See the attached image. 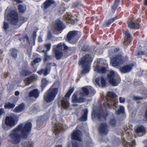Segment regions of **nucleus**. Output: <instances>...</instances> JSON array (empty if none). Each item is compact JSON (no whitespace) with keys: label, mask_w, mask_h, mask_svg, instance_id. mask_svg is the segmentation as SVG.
Segmentation results:
<instances>
[{"label":"nucleus","mask_w":147,"mask_h":147,"mask_svg":"<svg viewBox=\"0 0 147 147\" xmlns=\"http://www.w3.org/2000/svg\"><path fill=\"white\" fill-rule=\"evenodd\" d=\"M10 51L11 56L14 58H16L17 56V50L16 49H13L10 50Z\"/></svg>","instance_id":"58836bf2"},{"label":"nucleus","mask_w":147,"mask_h":147,"mask_svg":"<svg viewBox=\"0 0 147 147\" xmlns=\"http://www.w3.org/2000/svg\"><path fill=\"white\" fill-rule=\"evenodd\" d=\"M87 147H92L93 144L92 143V141L91 139H90V142H88L87 144Z\"/></svg>","instance_id":"603ef678"},{"label":"nucleus","mask_w":147,"mask_h":147,"mask_svg":"<svg viewBox=\"0 0 147 147\" xmlns=\"http://www.w3.org/2000/svg\"><path fill=\"white\" fill-rule=\"evenodd\" d=\"M72 147H79L78 143L76 141L72 142Z\"/></svg>","instance_id":"864d4df0"},{"label":"nucleus","mask_w":147,"mask_h":147,"mask_svg":"<svg viewBox=\"0 0 147 147\" xmlns=\"http://www.w3.org/2000/svg\"><path fill=\"white\" fill-rule=\"evenodd\" d=\"M107 95L109 98L106 102L103 103L104 107L106 108L114 106L116 108L117 107L118 101L117 99L115 98L117 96L116 94L113 92H110L107 93Z\"/></svg>","instance_id":"423d86ee"},{"label":"nucleus","mask_w":147,"mask_h":147,"mask_svg":"<svg viewBox=\"0 0 147 147\" xmlns=\"http://www.w3.org/2000/svg\"><path fill=\"white\" fill-rule=\"evenodd\" d=\"M59 116V115H54V117L52 118V123L53 125L54 134L56 136L59 135L61 131L64 129L63 125L59 123L57 121L58 119H57V117Z\"/></svg>","instance_id":"6e6552de"},{"label":"nucleus","mask_w":147,"mask_h":147,"mask_svg":"<svg viewBox=\"0 0 147 147\" xmlns=\"http://www.w3.org/2000/svg\"><path fill=\"white\" fill-rule=\"evenodd\" d=\"M92 61V58L89 54L85 55L79 61V65L84 68L82 74H86L89 71L90 64Z\"/></svg>","instance_id":"7ed1b4c3"},{"label":"nucleus","mask_w":147,"mask_h":147,"mask_svg":"<svg viewBox=\"0 0 147 147\" xmlns=\"http://www.w3.org/2000/svg\"><path fill=\"white\" fill-rule=\"evenodd\" d=\"M14 119L11 116L6 117L4 123L2 124V128L5 130H8L14 127L16 124Z\"/></svg>","instance_id":"9d476101"},{"label":"nucleus","mask_w":147,"mask_h":147,"mask_svg":"<svg viewBox=\"0 0 147 147\" xmlns=\"http://www.w3.org/2000/svg\"><path fill=\"white\" fill-rule=\"evenodd\" d=\"M83 111V114L82 117L79 119V120L82 121H86L87 120L88 110L87 109H84Z\"/></svg>","instance_id":"7c9ffc66"},{"label":"nucleus","mask_w":147,"mask_h":147,"mask_svg":"<svg viewBox=\"0 0 147 147\" xmlns=\"http://www.w3.org/2000/svg\"><path fill=\"white\" fill-rule=\"evenodd\" d=\"M92 117H94L98 120L99 121L105 120L106 117L108 115L106 112H103L102 109H100V111L96 112H95L94 111L92 114Z\"/></svg>","instance_id":"ddd939ff"},{"label":"nucleus","mask_w":147,"mask_h":147,"mask_svg":"<svg viewBox=\"0 0 147 147\" xmlns=\"http://www.w3.org/2000/svg\"><path fill=\"white\" fill-rule=\"evenodd\" d=\"M144 4L146 6H147V0H144Z\"/></svg>","instance_id":"774afa93"},{"label":"nucleus","mask_w":147,"mask_h":147,"mask_svg":"<svg viewBox=\"0 0 147 147\" xmlns=\"http://www.w3.org/2000/svg\"><path fill=\"white\" fill-rule=\"evenodd\" d=\"M123 58L121 54H119L113 58H111V63L113 67L119 66L123 63Z\"/></svg>","instance_id":"f8f14e48"},{"label":"nucleus","mask_w":147,"mask_h":147,"mask_svg":"<svg viewBox=\"0 0 147 147\" xmlns=\"http://www.w3.org/2000/svg\"><path fill=\"white\" fill-rule=\"evenodd\" d=\"M55 86V84H54L44 95V100L48 102L53 101L58 93V89Z\"/></svg>","instance_id":"20e7f679"},{"label":"nucleus","mask_w":147,"mask_h":147,"mask_svg":"<svg viewBox=\"0 0 147 147\" xmlns=\"http://www.w3.org/2000/svg\"><path fill=\"white\" fill-rule=\"evenodd\" d=\"M65 28V26L60 20H57L54 26L55 29L59 32V34L61 33Z\"/></svg>","instance_id":"2eb2a0df"},{"label":"nucleus","mask_w":147,"mask_h":147,"mask_svg":"<svg viewBox=\"0 0 147 147\" xmlns=\"http://www.w3.org/2000/svg\"><path fill=\"white\" fill-rule=\"evenodd\" d=\"M39 106L36 104L32 106L30 109V111L31 112L30 113H31L32 112H35L36 113L37 111H39Z\"/></svg>","instance_id":"2f4dec72"},{"label":"nucleus","mask_w":147,"mask_h":147,"mask_svg":"<svg viewBox=\"0 0 147 147\" xmlns=\"http://www.w3.org/2000/svg\"><path fill=\"white\" fill-rule=\"evenodd\" d=\"M9 21L12 24L16 25L18 21V13L14 10H11L7 15Z\"/></svg>","instance_id":"9b49d317"},{"label":"nucleus","mask_w":147,"mask_h":147,"mask_svg":"<svg viewBox=\"0 0 147 147\" xmlns=\"http://www.w3.org/2000/svg\"><path fill=\"white\" fill-rule=\"evenodd\" d=\"M48 83V82L45 79H43L42 81V84L41 85L42 89L44 88L46 85Z\"/></svg>","instance_id":"a19ab883"},{"label":"nucleus","mask_w":147,"mask_h":147,"mask_svg":"<svg viewBox=\"0 0 147 147\" xmlns=\"http://www.w3.org/2000/svg\"><path fill=\"white\" fill-rule=\"evenodd\" d=\"M146 53L144 52L143 51H139L138 53V55H146Z\"/></svg>","instance_id":"4d7b16f0"},{"label":"nucleus","mask_w":147,"mask_h":147,"mask_svg":"<svg viewBox=\"0 0 147 147\" xmlns=\"http://www.w3.org/2000/svg\"><path fill=\"white\" fill-rule=\"evenodd\" d=\"M54 3V1L53 0H47L43 4V7L44 9H47Z\"/></svg>","instance_id":"393cba45"},{"label":"nucleus","mask_w":147,"mask_h":147,"mask_svg":"<svg viewBox=\"0 0 147 147\" xmlns=\"http://www.w3.org/2000/svg\"><path fill=\"white\" fill-rule=\"evenodd\" d=\"M42 41V38L40 36L38 37V41L39 42H41Z\"/></svg>","instance_id":"e2e57ef3"},{"label":"nucleus","mask_w":147,"mask_h":147,"mask_svg":"<svg viewBox=\"0 0 147 147\" xmlns=\"http://www.w3.org/2000/svg\"><path fill=\"white\" fill-rule=\"evenodd\" d=\"M40 92L37 89H34L30 91L29 93V96L30 97H33L37 98L39 96Z\"/></svg>","instance_id":"b1692460"},{"label":"nucleus","mask_w":147,"mask_h":147,"mask_svg":"<svg viewBox=\"0 0 147 147\" xmlns=\"http://www.w3.org/2000/svg\"><path fill=\"white\" fill-rule=\"evenodd\" d=\"M44 117L43 116L38 118L37 121L36 128L37 129H40L44 125Z\"/></svg>","instance_id":"4be33fe9"},{"label":"nucleus","mask_w":147,"mask_h":147,"mask_svg":"<svg viewBox=\"0 0 147 147\" xmlns=\"http://www.w3.org/2000/svg\"><path fill=\"white\" fill-rule=\"evenodd\" d=\"M119 50V48H116L114 50L110 49L109 51V55L111 56L113 54H115V53L118 51Z\"/></svg>","instance_id":"ea45409f"},{"label":"nucleus","mask_w":147,"mask_h":147,"mask_svg":"<svg viewBox=\"0 0 147 147\" xmlns=\"http://www.w3.org/2000/svg\"><path fill=\"white\" fill-rule=\"evenodd\" d=\"M119 101L120 103H123L125 102V98L121 97H120L119 98Z\"/></svg>","instance_id":"6e6d98bb"},{"label":"nucleus","mask_w":147,"mask_h":147,"mask_svg":"<svg viewBox=\"0 0 147 147\" xmlns=\"http://www.w3.org/2000/svg\"><path fill=\"white\" fill-rule=\"evenodd\" d=\"M67 22L69 23H74L75 22V21L69 18H67Z\"/></svg>","instance_id":"09e8293b"},{"label":"nucleus","mask_w":147,"mask_h":147,"mask_svg":"<svg viewBox=\"0 0 147 147\" xmlns=\"http://www.w3.org/2000/svg\"><path fill=\"white\" fill-rule=\"evenodd\" d=\"M20 94V92L19 91H16L15 92V94L16 96H18Z\"/></svg>","instance_id":"69168bd1"},{"label":"nucleus","mask_w":147,"mask_h":147,"mask_svg":"<svg viewBox=\"0 0 147 147\" xmlns=\"http://www.w3.org/2000/svg\"><path fill=\"white\" fill-rule=\"evenodd\" d=\"M125 37L123 45L124 48L126 49L132 41V40L131 36L128 30L125 32Z\"/></svg>","instance_id":"4468645a"},{"label":"nucleus","mask_w":147,"mask_h":147,"mask_svg":"<svg viewBox=\"0 0 147 147\" xmlns=\"http://www.w3.org/2000/svg\"><path fill=\"white\" fill-rule=\"evenodd\" d=\"M134 66L133 64L124 66L120 68V71L123 73H128L131 70L132 67Z\"/></svg>","instance_id":"aec40b11"},{"label":"nucleus","mask_w":147,"mask_h":147,"mask_svg":"<svg viewBox=\"0 0 147 147\" xmlns=\"http://www.w3.org/2000/svg\"><path fill=\"white\" fill-rule=\"evenodd\" d=\"M98 131L102 136L107 135L108 130L107 124L105 123H101L98 129Z\"/></svg>","instance_id":"dca6fc26"},{"label":"nucleus","mask_w":147,"mask_h":147,"mask_svg":"<svg viewBox=\"0 0 147 147\" xmlns=\"http://www.w3.org/2000/svg\"><path fill=\"white\" fill-rule=\"evenodd\" d=\"M24 104L22 103L16 107L15 108L13 111L14 112L19 113L24 111Z\"/></svg>","instance_id":"a878e982"},{"label":"nucleus","mask_w":147,"mask_h":147,"mask_svg":"<svg viewBox=\"0 0 147 147\" xmlns=\"http://www.w3.org/2000/svg\"><path fill=\"white\" fill-rule=\"evenodd\" d=\"M18 9L20 13L24 12L26 10V7L25 5L20 4L18 6Z\"/></svg>","instance_id":"f704fd0d"},{"label":"nucleus","mask_w":147,"mask_h":147,"mask_svg":"<svg viewBox=\"0 0 147 147\" xmlns=\"http://www.w3.org/2000/svg\"><path fill=\"white\" fill-rule=\"evenodd\" d=\"M51 47V44L50 43L45 45V49H47V50H43L42 52L45 53L44 55V61H46L49 60L50 58V56L49 55L47 54V52L49 51Z\"/></svg>","instance_id":"a211bd4d"},{"label":"nucleus","mask_w":147,"mask_h":147,"mask_svg":"<svg viewBox=\"0 0 147 147\" xmlns=\"http://www.w3.org/2000/svg\"><path fill=\"white\" fill-rule=\"evenodd\" d=\"M74 90V88H70L68 92L65 95V96L66 97H69L70 95L73 92Z\"/></svg>","instance_id":"37998d69"},{"label":"nucleus","mask_w":147,"mask_h":147,"mask_svg":"<svg viewBox=\"0 0 147 147\" xmlns=\"http://www.w3.org/2000/svg\"><path fill=\"white\" fill-rule=\"evenodd\" d=\"M146 93V96H145V97H141L138 96H134L133 98L134 99L136 100H142L143 98H147V93Z\"/></svg>","instance_id":"de8ad7c7"},{"label":"nucleus","mask_w":147,"mask_h":147,"mask_svg":"<svg viewBox=\"0 0 147 147\" xmlns=\"http://www.w3.org/2000/svg\"><path fill=\"white\" fill-rule=\"evenodd\" d=\"M31 72L28 70L26 68H23L22 71L20 72L21 74L24 76H26L31 74Z\"/></svg>","instance_id":"c9c22d12"},{"label":"nucleus","mask_w":147,"mask_h":147,"mask_svg":"<svg viewBox=\"0 0 147 147\" xmlns=\"http://www.w3.org/2000/svg\"><path fill=\"white\" fill-rule=\"evenodd\" d=\"M115 20V18H111L108 20L107 21V23L108 24H111L113 23V22H114Z\"/></svg>","instance_id":"3c124183"},{"label":"nucleus","mask_w":147,"mask_h":147,"mask_svg":"<svg viewBox=\"0 0 147 147\" xmlns=\"http://www.w3.org/2000/svg\"><path fill=\"white\" fill-rule=\"evenodd\" d=\"M15 105L14 104L7 102L5 104L4 107L5 108L11 109L14 108Z\"/></svg>","instance_id":"4c0bfd02"},{"label":"nucleus","mask_w":147,"mask_h":147,"mask_svg":"<svg viewBox=\"0 0 147 147\" xmlns=\"http://www.w3.org/2000/svg\"><path fill=\"white\" fill-rule=\"evenodd\" d=\"M128 26L131 29L134 28L138 29L140 26L137 23L134 22L133 21H131L128 23Z\"/></svg>","instance_id":"c85d7f7f"},{"label":"nucleus","mask_w":147,"mask_h":147,"mask_svg":"<svg viewBox=\"0 0 147 147\" xmlns=\"http://www.w3.org/2000/svg\"><path fill=\"white\" fill-rule=\"evenodd\" d=\"M96 93L94 88L90 86H86L82 87L81 90L74 93L72 97L73 103H81L84 102L86 99L84 97L89 94L93 95Z\"/></svg>","instance_id":"f03ea898"},{"label":"nucleus","mask_w":147,"mask_h":147,"mask_svg":"<svg viewBox=\"0 0 147 147\" xmlns=\"http://www.w3.org/2000/svg\"><path fill=\"white\" fill-rule=\"evenodd\" d=\"M61 105L63 108H66L69 107V102L66 99L62 100L61 101Z\"/></svg>","instance_id":"72a5a7b5"},{"label":"nucleus","mask_w":147,"mask_h":147,"mask_svg":"<svg viewBox=\"0 0 147 147\" xmlns=\"http://www.w3.org/2000/svg\"><path fill=\"white\" fill-rule=\"evenodd\" d=\"M36 78L35 76H32L27 78L25 80V82L27 85H29L32 81L35 80Z\"/></svg>","instance_id":"473e14b6"},{"label":"nucleus","mask_w":147,"mask_h":147,"mask_svg":"<svg viewBox=\"0 0 147 147\" xmlns=\"http://www.w3.org/2000/svg\"><path fill=\"white\" fill-rule=\"evenodd\" d=\"M4 112L3 109H0V116L4 113Z\"/></svg>","instance_id":"052dcab7"},{"label":"nucleus","mask_w":147,"mask_h":147,"mask_svg":"<svg viewBox=\"0 0 147 147\" xmlns=\"http://www.w3.org/2000/svg\"><path fill=\"white\" fill-rule=\"evenodd\" d=\"M68 49V47L64 43L61 42L57 46H54L53 51L55 54L56 59H60L63 56L65 57H67L62 50H67Z\"/></svg>","instance_id":"39448f33"},{"label":"nucleus","mask_w":147,"mask_h":147,"mask_svg":"<svg viewBox=\"0 0 147 147\" xmlns=\"http://www.w3.org/2000/svg\"><path fill=\"white\" fill-rule=\"evenodd\" d=\"M82 133L78 130H76L73 133L71 136L72 139L78 141H81Z\"/></svg>","instance_id":"f3484780"},{"label":"nucleus","mask_w":147,"mask_h":147,"mask_svg":"<svg viewBox=\"0 0 147 147\" xmlns=\"http://www.w3.org/2000/svg\"><path fill=\"white\" fill-rule=\"evenodd\" d=\"M145 118L147 119V109L146 111L145 115Z\"/></svg>","instance_id":"338daca9"},{"label":"nucleus","mask_w":147,"mask_h":147,"mask_svg":"<svg viewBox=\"0 0 147 147\" xmlns=\"http://www.w3.org/2000/svg\"><path fill=\"white\" fill-rule=\"evenodd\" d=\"M37 31V29H36L33 32L32 35V38L33 40L34 41L36 39V32Z\"/></svg>","instance_id":"49530a36"},{"label":"nucleus","mask_w":147,"mask_h":147,"mask_svg":"<svg viewBox=\"0 0 147 147\" xmlns=\"http://www.w3.org/2000/svg\"><path fill=\"white\" fill-rule=\"evenodd\" d=\"M96 84L99 86L105 87L106 85V80L102 76L96 78L95 80Z\"/></svg>","instance_id":"6ab92c4d"},{"label":"nucleus","mask_w":147,"mask_h":147,"mask_svg":"<svg viewBox=\"0 0 147 147\" xmlns=\"http://www.w3.org/2000/svg\"><path fill=\"white\" fill-rule=\"evenodd\" d=\"M109 24H108L107 23V21L105 22L103 24L102 27L103 28H104L106 26H107L108 25H109Z\"/></svg>","instance_id":"bf43d9fd"},{"label":"nucleus","mask_w":147,"mask_h":147,"mask_svg":"<svg viewBox=\"0 0 147 147\" xmlns=\"http://www.w3.org/2000/svg\"><path fill=\"white\" fill-rule=\"evenodd\" d=\"M32 123L29 122L21 123L13 129L9 136L10 142L14 144L19 143L22 138H26L30 131Z\"/></svg>","instance_id":"f257e3e1"},{"label":"nucleus","mask_w":147,"mask_h":147,"mask_svg":"<svg viewBox=\"0 0 147 147\" xmlns=\"http://www.w3.org/2000/svg\"><path fill=\"white\" fill-rule=\"evenodd\" d=\"M110 124L112 126H114L115 125L116 121L113 119H111L110 121Z\"/></svg>","instance_id":"8fccbe9b"},{"label":"nucleus","mask_w":147,"mask_h":147,"mask_svg":"<svg viewBox=\"0 0 147 147\" xmlns=\"http://www.w3.org/2000/svg\"><path fill=\"white\" fill-rule=\"evenodd\" d=\"M119 0H115L113 5L112 7V9L115 10L119 5Z\"/></svg>","instance_id":"79ce46f5"},{"label":"nucleus","mask_w":147,"mask_h":147,"mask_svg":"<svg viewBox=\"0 0 147 147\" xmlns=\"http://www.w3.org/2000/svg\"><path fill=\"white\" fill-rule=\"evenodd\" d=\"M124 108L123 106H119V109L117 111H116L115 113L116 114L119 115L121 113L123 114L124 113Z\"/></svg>","instance_id":"e433bc0d"},{"label":"nucleus","mask_w":147,"mask_h":147,"mask_svg":"<svg viewBox=\"0 0 147 147\" xmlns=\"http://www.w3.org/2000/svg\"><path fill=\"white\" fill-rule=\"evenodd\" d=\"M123 144L125 147H134L136 143L134 141H132L131 142L126 141L124 139H123Z\"/></svg>","instance_id":"5701e85b"},{"label":"nucleus","mask_w":147,"mask_h":147,"mask_svg":"<svg viewBox=\"0 0 147 147\" xmlns=\"http://www.w3.org/2000/svg\"><path fill=\"white\" fill-rule=\"evenodd\" d=\"M81 2L80 1H77L75 2L73 5V7L75 8H78L81 5Z\"/></svg>","instance_id":"a18cd8bd"},{"label":"nucleus","mask_w":147,"mask_h":147,"mask_svg":"<svg viewBox=\"0 0 147 147\" xmlns=\"http://www.w3.org/2000/svg\"><path fill=\"white\" fill-rule=\"evenodd\" d=\"M41 61V59L40 57H38L35 58L33 61V63H32L31 65L33 66L34 65V63H38L39 62H40Z\"/></svg>","instance_id":"c03bdc74"},{"label":"nucleus","mask_w":147,"mask_h":147,"mask_svg":"<svg viewBox=\"0 0 147 147\" xmlns=\"http://www.w3.org/2000/svg\"><path fill=\"white\" fill-rule=\"evenodd\" d=\"M146 131L145 128L142 126H138L136 130V132L138 134L140 133L144 134Z\"/></svg>","instance_id":"cd10ccee"},{"label":"nucleus","mask_w":147,"mask_h":147,"mask_svg":"<svg viewBox=\"0 0 147 147\" xmlns=\"http://www.w3.org/2000/svg\"><path fill=\"white\" fill-rule=\"evenodd\" d=\"M95 70L99 73H104L106 71V69L105 67H102L98 65L95 68Z\"/></svg>","instance_id":"bb28decb"},{"label":"nucleus","mask_w":147,"mask_h":147,"mask_svg":"<svg viewBox=\"0 0 147 147\" xmlns=\"http://www.w3.org/2000/svg\"><path fill=\"white\" fill-rule=\"evenodd\" d=\"M8 26V24L6 22H4L3 25L4 29L5 30H6Z\"/></svg>","instance_id":"5fc2aeb1"},{"label":"nucleus","mask_w":147,"mask_h":147,"mask_svg":"<svg viewBox=\"0 0 147 147\" xmlns=\"http://www.w3.org/2000/svg\"><path fill=\"white\" fill-rule=\"evenodd\" d=\"M81 36L80 32L75 30L70 31L67 35L66 40L68 42L74 44L77 42Z\"/></svg>","instance_id":"0eeeda50"},{"label":"nucleus","mask_w":147,"mask_h":147,"mask_svg":"<svg viewBox=\"0 0 147 147\" xmlns=\"http://www.w3.org/2000/svg\"><path fill=\"white\" fill-rule=\"evenodd\" d=\"M47 38L49 39H50L52 37L51 34V32H49L48 33L47 36Z\"/></svg>","instance_id":"13d9d810"},{"label":"nucleus","mask_w":147,"mask_h":147,"mask_svg":"<svg viewBox=\"0 0 147 147\" xmlns=\"http://www.w3.org/2000/svg\"><path fill=\"white\" fill-rule=\"evenodd\" d=\"M51 64V63H48L47 67L45 69H42L41 70L38 71L37 72V73L41 75L42 74H43L44 76H46L50 72V68L49 67V66Z\"/></svg>","instance_id":"412c9836"},{"label":"nucleus","mask_w":147,"mask_h":147,"mask_svg":"<svg viewBox=\"0 0 147 147\" xmlns=\"http://www.w3.org/2000/svg\"><path fill=\"white\" fill-rule=\"evenodd\" d=\"M108 78L110 83L113 86H117L120 81L119 75L113 70L110 71L108 75Z\"/></svg>","instance_id":"1a4fd4ad"},{"label":"nucleus","mask_w":147,"mask_h":147,"mask_svg":"<svg viewBox=\"0 0 147 147\" xmlns=\"http://www.w3.org/2000/svg\"><path fill=\"white\" fill-rule=\"evenodd\" d=\"M13 1L16 2L17 3H19L22 2V0H13Z\"/></svg>","instance_id":"680f3d73"},{"label":"nucleus","mask_w":147,"mask_h":147,"mask_svg":"<svg viewBox=\"0 0 147 147\" xmlns=\"http://www.w3.org/2000/svg\"><path fill=\"white\" fill-rule=\"evenodd\" d=\"M24 38H25L27 40V41L29 43V38L27 35H26L24 37Z\"/></svg>","instance_id":"0e129e2a"},{"label":"nucleus","mask_w":147,"mask_h":147,"mask_svg":"<svg viewBox=\"0 0 147 147\" xmlns=\"http://www.w3.org/2000/svg\"><path fill=\"white\" fill-rule=\"evenodd\" d=\"M34 145V143L31 140H27L23 144L24 147H32Z\"/></svg>","instance_id":"c756f323"}]
</instances>
